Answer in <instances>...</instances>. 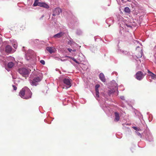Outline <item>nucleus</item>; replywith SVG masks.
Masks as SVG:
<instances>
[{"instance_id": "obj_1", "label": "nucleus", "mask_w": 156, "mask_h": 156, "mask_svg": "<svg viewBox=\"0 0 156 156\" xmlns=\"http://www.w3.org/2000/svg\"><path fill=\"white\" fill-rule=\"evenodd\" d=\"M118 84L114 80L112 82L111 85L108 87L104 92V96L106 97L108 96H110L112 94H113L116 90H117V95L118 94L119 91L118 90Z\"/></svg>"}, {"instance_id": "obj_2", "label": "nucleus", "mask_w": 156, "mask_h": 156, "mask_svg": "<svg viewBox=\"0 0 156 156\" xmlns=\"http://www.w3.org/2000/svg\"><path fill=\"white\" fill-rule=\"evenodd\" d=\"M15 61V58L11 56L3 57L2 59L0 60V64L3 66H6L7 63L9 62L8 64V67L9 68H12L14 66V64L13 62Z\"/></svg>"}, {"instance_id": "obj_3", "label": "nucleus", "mask_w": 156, "mask_h": 156, "mask_svg": "<svg viewBox=\"0 0 156 156\" xmlns=\"http://www.w3.org/2000/svg\"><path fill=\"white\" fill-rule=\"evenodd\" d=\"M19 95L23 99H27L31 98L32 93L27 87H25L20 91Z\"/></svg>"}, {"instance_id": "obj_4", "label": "nucleus", "mask_w": 156, "mask_h": 156, "mask_svg": "<svg viewBox=\"0 0 156 156\" xmlns=\"http://www.w3.org/2000/svg\"><path fill=\"white\" fill-rule=\"evenodd\" d=\"M32 74L34 75V78L33 80L30 82V83L32 85L36 86L37 83L40 81L42 78V73L39 71H35L32 73Z\"/></svg>"}, {"instance_id": "obj_5", "label": "nucleus", "mask_w": 156, "mask_h": 156, "mask_svg": "<svg viewBox=\"0 0 156 156\" xmlns=\"http://www.w3.org/2000/svg\"><path fill=\"white\" fill-rule=\"evenodd\" d=\"M34 52L31 50H29L25 52V58L27 61L30 60L31 63L34 64L35 63V59L33 55Z\"/></svg>"}, {"instance_id": "obj_6", "label": "nucleus", "mask_w": 156, "mask_h": 156, "mask_svg": "<svg viewBox=\"0 0 156 156\" xmlns=\"http://www.w3.org/2000/svg\"><path fill=\"white\" fill-rule=\"evenodd\" d=\"M18 72L23 76L26 77L28 76L29 73L28 69L24 68L19 69Z\"/></svg>"}, {"instance_id": "obj_7", "label": "nucleus", "mask_w": 156, "mask_h": 156, "mask_svg": "<svg viewBox=\"0 0 156 156\" xmlns=\"http://www.w3.org/2000/svg\"><path fill=\"white\" fill-rule=\"evenodd\" d=\"M9 42H10V44H12L13 47L15 49H16L18 47V44L17 42L15 39H11L9 40V41H5L4 42V43L5 44L9 45Z\"/></svg>"}, {"instance_id": "obj_8", "label": "nucleus", "mask_w": 156, "mask_h": 156, "mask_svg": "<svg viewBox=\"0 0 156 156\" xmlns=\"http://www.w3.org/2000/svg\"><path fill=\"white\" fill-rule=\"evenodd\" d=\"M16 49H13L12 47L9 45H7L5 47L4 50L5 52L7 53H12L14 52Z\"/></svg>"}, {"instance_id": "obj_9", "label": "nucleus", "mask_w": 156, "mask_h": 156, "mask_svg": "<svg viewBox=\"0 0 156 156\" xmlns=\"http://www.w3.org/2000/svg\"><path fill=\"white\" fill-rule=\"evenodd\" d=\"M144 134H145V137L147 140L149 141H151L153 138L151 133L149 130H146L144 132Z\"/></svg>"}, {"instance_id": "obj_10", "label": "nucleus", "mask_w": 156, "mask_h": 156, "mask_svg": "<svg viewBox=\"0 0 156 156\" xmlns=\"http://www.w3.org/2000/svg\"><path fill=\"white\" fill-rule=\"evenodd\" d=\"M62 81L64 83L66 86V89H68L71 87V79L68 78H65L63 79Z\"/></svg>"}, {"instance_id": "obj_11", "label": "nucleus", "mask_w": 156, "mask_h": 156, "mask_svg": "<svg viewBox=\"0 0 156 156\" xmlns=\"http://www.w3.org/2000/svg\"><path fill=\"white\" fill-rule=\"evenodd\" d=\"M145 75L141 71L137 72L135 75V78L138 80H140L144 77Z\"/></svg>"}, {"instance_id": "obj_12", "label": "nucleus", "mask_w": 156, "mask_h": 156, "mask_svg": "<svg viewBox=\"0 0 156 156\" xmlns=\"http://www.w3.org/2000/svg\"><path fill=\"white\" fill-rule=\"evenodd\" d=\"M62 12V9L59 7L53 9L52 16H55L58 15Z\"/></svg>"}, {"instance_id": "obj_13", "label": "nucleus", "mask_w": 156, "mask_h": 156, "mask_svg": "<svg viewBox=\"0 0 156 156\" xmlns=\"http://www.w3.org/2000/svg\"><path fill=\"white\" fill-rule=\"evenodd\" d=\"M100 86L99 84H97L95 86V98L97 99V98L99 97L98 88Z\"/></svg>"}, {"instance_id": "obj_14", "label": "nucleus", "mask_w": 156, "mask_h": 156, "mask_svg": "<svg viewBox=\"0 0 156 156\" xmlns=\"http://www.w3.org/2000/svg\"><path fill=\"white\" fill-rule=\"evenodd\" d=\"M65 33L63 32H61L53 36V37L55 38H60L64 35Z\"/></svg>"}, {"instance_id": "obj_15", "label": "nucleus", "mask_w": 156, "mask_h": 156, "mask_svg": "<svg viewBox=\"0 0 156 156\" xmlns=\"http://www.w3.org/2000/svg\"><path fill=\"white\" fill-rule=\"evenodd\" d=\"M46 50L50 54L55 53L56 51L55 48L54 47H48L46 48Z\"/></svg>"}, {"instance_id": "obj_16", "label": "nucleus", "mask_w": 156, "mask_h": 156, "mask_svg": "<svg viewBox=\"0 0 156 156\" xmlns=\"http://www.w3.org/2000/svg\"><path fill=\"white\" fill-rule=\"evenodd\" d=\"M140 47L139 46H137L136 48V50H137L138 49H140L139 52V53L136 56L137 58H140L143 55V52L142 51V50L141 48H140Z\"/></svg>"}, {"instance_id": "obj_17", "label": "nucleus", "mask_w": 156, "mask_h": 156, "mask_svg": "<svg viewBox=\"0 0 156 156\" xmlns=\"http://www.w3.org/2000/svg\"><path fill=\"white\" fill-rule=\"evenodd\" d=\"M38 6L42 7L46 9H48L49 7V6L46 3L41 2L39 3Z\"/></svg>"}, {"instance_id": "obj_18", "label": "nucleus", "mask_w": 156, "mask_h": 156, "mask_svg": "<svg viewBox=\"0 0 156 156\" xmlns=\"http://www.w3.org/2000/svg\"><path fill=\"white\" fill-rule=\"evenodd\" d=\"M115 118L114 119V121L115 122H118L120 119L119 114L118 112H115L114 113Z\"/></svg>"}, {"instance_id": "obj_19", "label": "nucleus", "mask_w": 156, "mask_h": 156, "mask_svg": "<svg viewBox=\"0 0 156 156\" xmlns=\"http://www.w3.org/2000/svg\"><path fill=\"white\" fill-rule=\"evenodd\" d=\"M99 77L101 81L102 82H105L106 79L105 76L103 73H101L100 74Z\"/></svg>"}, {"instance_id": "obj_20", "label": "nucleus", "mask_w": 156, "mask_h": 156, "mask_svg": "<svg viewBox=\"0 0 156 156\" xmlns=\"http://www.w3.org/2000/svg\"><path fill=\"white\" fill-rule=\"evenodd\" d=\"M105 105V107L104 105H102V104L101 105V106L104 110L105 112L106 113H107L108 111L109 110V108L106 106Z\"/></svg>"}, {"instance_id": "obj_21", "label": "nucleus", "mask_w": 156, "mask_h": 156, "mask_svg": "<svg viewBox=\"0 0 156 156\" xmlns=\"http://www.w3.org/2000/svg\"><path fill=\"white\" fill-rule=\"evenodd\" d=\"M117 50L118 53L123 55H126L128 53V51L122 50L119 48Z\"/></svg>"}, {"instance_id": "obj_22", "label": "nucleus", "mask_w": 156, "mask_h": 156, "mask_svg": "<svg viewBox=\"0 0 156 156\" xmlns=\"http://www.w3.org/2000/svg\"><path fill=\"white\" fill-rule=\"evenodd\" d=\"M106 22L108 24L110 25L113 23V19L110 18L106 20Z\"/></svg>"}, {"instance_id": "obj_23", "label": "nucleus", "mask_w": 156, "mask_h": 156, "mask_svg": "<svg viewBox=\"0 0 156 156\" xmlns=\"http://www.w3.org/2000/svg\"><path fill=\"white\" fill-rule=\"evenodd\" d=\"M147 73L149 74V76H151V79H154L155 74L151 72L149 70H147Z\"/></svg>"}, {"instance_id": "obj_24", "label": "nucleus", "mask_w": 156, "mask_h": 156, "mask_svg": "<svg viewBox=\"0 0 156 156\" xmlns=\"http://www.w3.org/2000/svg\"><path fill=\"white\" fill-rule=\"evenodd\" d=\"M83 32L80 29H78L77 30L76 34L79 35H81L82 34Z\"/></svg>"}, {"instance_id": "obj_25", "label": "nucleus", "mask_w": 156, "mask_h": 156, "mask_svg": "<svg viewBox=\"0 0 156 156\" xmlns=\"http://www.w3.org/2000/svg\"><path fill=\"white\" fill-rule=\"evenodd\" d=\"M74 43V42L73 41V40L71 38L69 39L68 41V44L72 46L73 45L72 44H73Z\"/></svg>"}, {"instance_id": "obj_26", "label": "nucleus", "mask_w": 156, "mask_h": 156, "mask_svg": "<svg viewBox=\"0 0 156 156\" xmlns=\"http://www.w3.org/2000/svg\"><path fill=\"white\" fill-rule=\"evenodd\" d=\"M40 2H38V0H35L34 2L33 5L34 6H39V3Z\"/></svg>"}, {"instance_id": "obj_27", "label": "nucleus", "mask_w": 156, "mask_h": 156, "mask_svg": "<svg viewBox=\"0 0 156 156\" xmlns=\"http://www.w3.org/2000/svg\"><path fill=\"white\" fill-rule=\"evenodd\" d=\"M124 11L125 12L129 13L130 12V10L128 7H126L125 8Z\"/></svg>"}, {"instance_id": "obj_28", "label": "nucleus", "mask_w": 156, "mask_h": 156, "mask_svg": "<svg viewBox=\"0 0 156 156\" xmlns=\"http://www.w3.org/2000/svg\"><path fill=\"white\" fill-rule=\"evenodd\" d=\"M67 57L71 58V59H72L74 62H75L76 63H78V61H77V60L74 58L71 57L70 56H67Z\"/></svg>"}, {"instance_id": "obj_29", "label": "nucleus", "mask_w": 156, "mask_h": 156, "mask_svg": "<svg viewBox=\"0 0 156 156\" xmlns=\"http://www.w3.org/2000/svg\"><path fill=\"white\" fill-rule=\"evenodd\" d=\"M133 42L136 44L137 45V44H140L141 46H142V44H140L139 43V41H137V40H134L133 41Z\"/></svg>"}, {"instance_id": "obj_30", "label": "nucleus", "mask_w": 156, "mask_h": 156, "mask_svg": "<svg viewBox=\"0 0 156 156\" xmlns=\"http://www.w3.org/2000/svg\"><path fill=\"white\" fill-rule=\"evenodd\" d=\"M126 25L127 27L129 28L130 29L132 28V26L131 24H125Z\"/></svg>"}, {"instance_id": "obj_31", "label": "nucleus", "mask_w": 156, "mask_h": 156, "mask_svg": "<svg viewBox=\"0 0 156 156\" xmlns=\"http://www.w3.org/2000/svg\"><path fill=\"white\" fill-rule=\"evenodd\" d=\"M136 134L137 135L140 136V137H141L142 136H141V133H139V132H136Z\"/></svg>"}, {"instance_id": "obj_32", "label": "nucleus", "mask_w": 156, "mask_h": 156, "mask_svg": "<svg viewBox=\"0 0 156 156\" xmlns=\"http://www.w3.org/2000/svg\"><path fill=\"white\" fill-rule=\"evenodd\" d=\"M133 128L135 130L137 131H138L139 130V129H139L138 128H137V127H135V126H133Z\"/></svg>"}, {"instance_id": "obj_33", "label": "nucleus", "mask_w": 156, "mask_h": 156, "mask_svg": "<svg viewBox=\"0 0 156 156\" xmlns=\"http://www.w3.org/2000/svg\"><path fill=\"white\" fill-rule=\"evenodd\" d=\"M40 63L42 65H44L45 64V61L43 60H41L40 61Z\"/></svg>"}, {"instance_id": "obj_34", "label": "nucleus", "mask_w": 156, "mask_h": 156, "mask_svg": "<svg viewBox=\"0 0 156 156\" xmlns=\"http://www.w3.org/2000/svg\"><path fill=\"white\" fill-rule=\"evenodd\" d=\"M12 87L13 88V90H16L17 89V87L15 86V85H12Z\"/></svg>"}, {"instance_id": "obj_35", "label": "nucleus", "mask_w": 156, "mask_h": 156, "mask_svg": "<svg viewBox=\"0 0 156 156\" xmlns=\"http://www.w3.org/2000/svg\"><path fill=\"white\" fill-rule=\"evenodd\" d=\"M120 98L122 100H125V97L124 96H121L120 97Z\"/></svg>"}, {"instance_id": "obj_36", "label": "nucleus", "mask_w": 156, "mask_h": 156, "mask_svg": "<svg viewBox=\"0 0 156 156\" xmlns=\"http://www.w3.org/2000/svg\"><path fill=\"white\" fill-rule=\"evenodd\" d=\"M68 50V51L70 52H71L72 53V51H73V49H71V48H68L67 49Z\"/></svg>"}, {"instance_id": "obj_37", "label": "nucleus", "mask_w": 156, "mask_h": 156, "mask_svg": "<svg viewBox=\"0 0 156 156\" xmlns=\"http://www.w3.org/2000/svg\"><path fill=\"white\" fill-rule=\"evenodd\" d=\"M44 15H42L41 16V17H40V20H41V19H42V18L43 17H44Z\"/></svg>"}, {"instance_id": "obj_38", "label": "nucleus", "mask_w": 156, "mask_h": 156, "mask_svg": "<svg viewBox=\"0 0 156 156\" xmlns=\"http://www.w3.org/2000/svg\"><path fill=\"white\" fill-rule=\"evenodd\" d=\"M2 38L0 37V44H1L2 42Z\"/></svg>"}, {"instance_id": "obj_39", "label": "nucleus", "mask_w": 156, "mask_h": 156, "mask_svg": "<svg viewBox=\"0 0 156 156\" xmlns=\"http://www.w3.org/2000/svg\"><path fill=\"white\" fill-rule=\"evenodd\" d=\"M60 59L61 61H62V62H64V61H66V59Z\"/></svg>"}, {"instance_id": "obj_40", "label": "nucleus", "mask_w": 156, "mask_h": 156, "mask_svg": "<svg viewBox=\"0 0 156 156\" xmlns=\"http://www.w3.org/2000/svg\"><path fill=\"white\" fill-rule=\"evenodd\" d=\"M39 41V40H37V39L35 40L34 41V43H35V42H37V41Z\"/></svg>"}, {"instance_id": "obj_41", "label": "nucleus", "mask_w": 156, "mask_h": 156, "mask_svg": "<svg viewBox=\"0 0 156 156\" xmlns=\"http://www.w3.org/2000/svg\"><path fill=\"white\" fill-rule=\"evenodd\" d=\"M153 79V80L155 79V80H156V75L155 74V76H154V79Z\"/></svg>"}, {"instance_id": "obj_42", "label": "nucleus", "mask_w": 156, "mask_h": 156, "mask_svg": "<svg viewBox=\"0 0 156 156\" xmlns=\"http://www.w3.org/2000/svg\"><path fill=\"white\" fill-rule=\"evenodd\" d=\"M76 51V49H73L72 51L75 52Z\"/></svg>"}, {"instance_id": "obj_43", "label": "nucleus", "mask_w": 156, "mask_h": 156, "mask_svg": "<svg viewBox=\"0 0 156 156\" xmlns=\"http://www.w3.org/2000/svg\"><path fill=\"white\" fill-rule=\"evenodd\" d=\"M119 33H120V34H122V32L121 31H119Z\"/></svg>"}, {"instance_id": "obj_44", "label": "nucleus", "mask_w": 156, "mask_h": 156, "mask_svg": "<svg viewBox=\"0 0 156 156\" xmlns=\"http://www.w3.org/2000/svg\"><path fill=\"white\" fill-rule=\"evenodd\" d=\"M94 39H95V41H96V37H94Z\"/></svg>"}, {"instance_id": "obj_45", "label": "nucleus", "mask_w": 156, "mask_h": 156, "mask_svg": "<svg viewBox=\"0 0 156 156\" xmlns=\"http://www.w3.org/2000/svg\"><path fill=\"white\" fill-rule=\"evenodd\" d=\"M69 26L70 27H71V26H70L71 25H70V24H69Z\"/></svg>"}, {"instance_id": "obj_46", "label": "nucleus", "mask_w": 156, "mask_h": 156, "mask_svg": "<svg viewBox=\"0 0 156 156\" xmlns=\"http://www.w3.org/2000/svg\"><path fill=\"white\" fill-rule=\"evenodd\" d=\"M87 67L86 68H85V69H84V70H86V69H87Z\"/></svg>"}, {"instance_id": "obj_47", "label": "nucleus", "mask_w": 156, "mask_h": 156, "mask_svg": "<svg viewBox=\"0 0 156 156\" xmlns=\"http://www.w3.org/2000/svg\"><path fill=\"white\" fill-rule=\"evenodd\" d=\"M125 102L127 103V101H125Z\"/></svg>"}, {"instance_id": "obj_48", "label": "nucleus", "mask_w": 156, "mask_h": 156, "mask_svg": "<svg viewBox=\"0 0 156 156\" xmlns=\"http://www.w3.org/2000/svg\"><path fill=\"white\" fill-rule=\"evenodd\" d=\"M122 27V28H123V27Z\"/></svg>"}, {"instance_id": "obj_49", "label": "nucleus", "mask_w": 156, "mask_h": 156, "mask_svg": "<svg viewBox=\"0 0 156 156\" xmlns=\"http://www.w3.org/2000/svg\"><path fill=\"white\" fill-rule=\"evenodd\" d=\"M91 51H93V50H91Z\"/></svg>"}]
</instances>
